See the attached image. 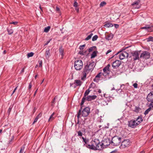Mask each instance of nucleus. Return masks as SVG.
Returning a JSON list of instances; mask_svg holds the SVG:
<instances>
[{"instance_id": "nucleus-34", "label": "nucleus", "mask_w": 153, "mask_h": 153, "mask_svg": "<svg viewBox=\"0 0 153 153\" xmlns=\"http://www.w3.org/2000/svg\"><path fill=\"white\" fill-rule=\"evenodd\" d=\"M50 28L51 27L50 26H48L46 27H45L44 30V32L46 33L48 32Z\"/></svg>"}, {"instance_id": "nucleus-42", "label": "nucleus", "mask_w": 153, "mask_h": 153, "mask_svg": "<svg viewBox=\"0 0 153 153\" xmlns=\"http://www.w3.org/2000/svg\"><path fill=\"white\" fill-rule=\"evenodd\" d=\"M77 134H78V135L77 136L78 137H79L80 138V137H82V133L81 131H78L77 132Z\"/></svg>"}, {"instance_id": "nucleus-8", "label": "nucleus", "mask_w": 153, "mask_h": 153, "mask_svg": "<svg viewBox=\"0 0 153 153\" xmlns=\"http://www.w3.org/2000/svg\"><path fill=\"white\" fill-rule=\"evenodd\" d=\"M150 56V53L149 52L147 51H144L141 54L140 57L145 59H149Z\"/></svg>"}, {"instance_id": "nucleus-37", "label": "nucleus", "mask_w": 153, "mask_h": 153, "mask_svg": "<svg viewBox=\"0 0 153 153\" xmlns=\"http://www.w3.org/2000/svg\"><path fill=\"white\" fill-rule=\"evenodd\" d=\"M113 35L112 34H109L107 35V39L108 40H111L113 38Z\"/></svg>"}, {"instance_id": "nucleus-43", "label": "nucleus", "mask_w": 153, "mask_h": 153, "mask_svg": "<svg viewBox=\"0 0 153 153\" xmlns=\"http://www.w3.org/2000/svg\"><path fill=\"white\" fill-rule=\"evenodd\" d=\"M78 3L76 2V0H74L73 6L74 7H76L77 6Z\"/></svg>"}, {"instance_id": "nucleus-6", "label": "nucleus", "mask_w": 153, "mask_h": 153, "mask_svg": "<svg viewBox=\"0 0 153 153\" xmlns=\"http://www.w3.org/2000/svg\"><path fill=\"white\" fill-rule=\"evenodd\" d=\"M120 53V54H119V57L120 59L121 60L125 58H127L128 56V53L127 52L125 51H123L122 52L119 51L116 54H117Z\"/></svg>"}, {"instance_id": "nucleus-49", "label": "nucleus", "mask_w": 153, "mask_h": 153, "mask_svg": "<svg viewBox=\"0 0 153 153\" xmlns=\"http://www.w3.org/2000/svg\"><path fill=\"white\" fill-rule=\"evenodd\" d=\"M39 67H42V60H39Z\"/></svg>"}, {"instance_id": "nucleus-39", "label": "nucleus", "mask_w": 153, "mask_h": 153, "mask_svg": "<svg viewBox=\"0 0 153 153\" xmlns=\"http://www.w3.org/2000/svg\"><path fill=\"white\" fill-rule=\"evenodd\" d=\"M93 35V34L92 33H91L90 35L88 36H87V37H86L85 39V40H89V39H90L91 38V37H92V36Z\"/></svg>"}, {"instance_id": "nucleus-25", "label": "nucleus", "mask_w": 153, "mask_h": 153, "mask_svg": "<svg viewBox=\"0 0 153 153\" xmlns=\"http://www.w3.org/2000/svg\"><path fill=\"white\" fill-rule=\"evenodd\" d=\"M25 145H24L21 146L19 153H25V152H24V150L25 149Z\"/></svg>"}, {"instance_id": "nucleus-45", "label": "nucleus", "mask_w": 153, "mask_h": 153, "mask_svg": "<svg viewBox=\"0 0 153 153\" xmlns=\"http://www.w3.org/2000/svg\"><path fill=\"white\" fill-rule=\"evenodd\" d=\"M147 41H153V37L152 36H150L149 37L148 39H147Z\"/></svg>"}, {"instance_id": "nucleus-9", "label": "nucleus", "mask_w": 153, "mask_h": 153, "mask_svg": "<svg viewBox=\"0 0 153 153\" xmlns=\"http://www.w3.org/2000/svg\"><path fill=\"white\" fill-rule=\"evenodd\" d=\"M111 142L109 138L105 139L102 141V145H103L105 148L111 144Z\"/></svg>"}, {"instance_id": "nucleus-29", "label": "nucleus", "mask_w": 153, "mask_h": 153, "mask_svg": "<svg viewBox=\"0 0 153 153\" xmlns=\"http://www.w3.org/2000/svg\"><path fill=\"white\" fill-rule=\"evenodd\" d=\"M141 109L139 107L135 106L134 111L137 112L138 113Z\"/></svg>"}, {"instance_id": "nucleus-10", "label": "nucleus", "mask_w": 153, "mask_h": 153, "mask_svg": "<svg viewBox=\"0 0 153 153\" xmlns=\"http://www.w3.org/2000/svg\"><path fill=\"white\" fill-rule=\"evenodd\" d=\"M132 56L134 60L139 59V53L137 51H135L131 53Z\"/></svg>"}, {"instance_id": "nucleus-18", "label": "nucleus", "mask_w": 153, "mask_h": 153, "mask_svg": "<svg viewBox=\"0 0 153 153\" xmlns=\"http://www.w3.org/2000/svg\"><path fill=\"white\" fill-rule=\"evenodd\" d=\"M86 146L88 148L91 149L96 150V147L95 146H94L93 143L91 145L87 144Z\"/></svg>"}, {"instance_id": "nucleus-27", "label": "nucleus", "mask_w": 153, "mask_h": 153, "mask_svg": "<svg viewBox=\"0 0 153 153\" xmlns=\"http://www.w3.org/2000/svg\"><path fill=\"white\" fill-rule=\"evenodd\" d=\"M102 75V72L99 73L95 76V79H94V81H95V79L97 78H100V76Z\"/></svg>"}, {"instance_id": "nucleus-60", "label": "nucleus", "mask_w": 153, "mask_h": 153, "mask_svg": "<svg viewBox=\"0 0 153 153\" xmlns=\"http://www.w3.org/2000/svg\"><path fill=\"white\" fill-rule=\"evenodd\" d=\"M56 11H58V12H59V11H60V9L59 8V7H56Z\"/></svg>"}, {"instance_id": "nucleus-50", "label": "nucleus", "mask_w": 153, "mask_h": 153, "mask_svg": "<svg viewBox=\"0 0 153 153\" xmlns=\"http://www.w3.org/2000/svg\"><path fill=\"white\" fill-rule=\"evenodd\" d=\"M86 53V51L83 52V51H79V53L81 55H84Z\"/></svg>"}, {"instance_id": "nucleus-20", "label": "nucleus", "mask_w": 153, "mask_h": 153, "mask_svg": "<svg viewBox=\"0 0 153 153\" xmlns=\"http://www.w3.org/2000/svg\"><path fill=\"white\" fill-rule=\"evenodd\" d=\"M137 125H138L143 121V119L141 117H139L135 120Z\"/></svg>"}, {"instance_id": "nucleus-52", "label": "nucleus", "mask_w": 153, "mask_h": 153, "mask_svg": "<svg viewBox=\"0 0 153 153\" xmlns=\"http://www.w3.org/2000/svg\"><path fill=\"white\" fill-rule=\"evenodd\" d=\"M18 23L17 22H12L10 23V24H13L14 25H17Z\"/></svg>"}, {"instance_id": "nucleus-32", "label": "nucleus", "mask_w": 153, "mask_h": 153, "mask_svg": "<svg viewBox=\"0 0 153 153\" xmlns=\"http://www.w3.org/2000/svg\"><path fill=\"white\" fill-rule=\"evenodd\" d=\"M7 31L8 32V34L9 35H11L13 33V30L11 28H8L7 29Z\"/></svg>"}, {"instance_id": "nucleus-14", "label": "nucleus", "mask_w": 153, "mask_h": 153, "mask_svg": "<svg viewBox=\"0 0 153 153\" xmlns=\"http://www.w3.org/2000/svg\"><path fill=\"white\" fill-rule=\"evenodd\" d=\"M147 100L149 102L153 101V91L150 92L147 96Z\"/></svg>"}, {"instance_id": "nucleus-62", "label": "nucleus", "mask_w": 153, "mask_h": 153, "mask_svg": "<svg viewBox=\"0 0 153 153\" xmlns=\"http://www.w3.org/2000/svg\"><path fill=\"white\" fill-rule=\"evenodd\" d=\"M123 86H125L124 85V84H123V85H121V86H120V89H118V91H119V90H121V91H122V89H121V88H122Z\"/></svg>"}, {"instance_id": "nucleus-41", "label": "nucleus", "mask_w": 153, "mask_h": 153, "mask_svg": "<svg viewBox=\"0 0 153 153\" xmlns=\"http://www.w3.org/2000/svg\"><path fill=\"white\" fill-rule=\"evenodd\" d=\"M98 38V36L97 35H95L94 36L92 39V40L93 41H95L97 40V39Z\"/></svg>"}, {"instance_id": "nucleus-48", "label": "nucleus", "mask_w": 153, "mask_h": 153, "mask_svg": "<svg viewBox=\"0 0 153 153\" xmlns=\"http://www.w3.org/2000/svg\"><path fill=\"white\" fill-rule=\"evenodd\" d=\"M85 44L83 45H81L79 46V49L81 50H82L83 49V47H85Z\"/></svg>"}, {"instance_id": "nucleus-2", "label": "nucleus", "mask_w": 153, "mask_h": 153, "mask_svg": "<svg viewBox=\"0 0 153 153\" xmlns=\"http://www.w3.org/2000/svg\"><path fill=\"white\" fill-rule=\"evenodd\" d=\"M82 107L81 109L78 112L77 114V118L79 120L80 117V115L81 114L82 116L84 117H86L90 113V108L88 107L85 108L82 111Z\"/></svg>"}, {"instance_id": "nucleus-19", "label": "nucleus", "mask_w": 153, "mask_h": 153, "mask_svg": "<svg viewBox=\"0 0 153 153\" xmlns=\"http://www.w3.org/2000/svg\"><path fill=\"white\" fill-rule=\"evenodd\" d=\"M100 143V141L97 139H95L94 141L92 142V143H93L94 146H95V147H97Z\"/></svg>"}, {"instance_id": "nucleus-26", "label": "nucleus", "mask_w": 153, "mask_h": 153, "mask_svg": "<svg viewBox=\"0 0 153 153\" xmlns=\"http://www.w3.org/2000/svg\"><path fill=\"white\" fill-rule=\"evenodd\" d=\"M57 98H58L57 96H56L54 98V99L53 100H52V101L51 102V106H54V104L56 103L55 100L56 99H57Z\"/></svg>"}, {"instance_id": "nucleus-46", "label": "nucleus", "mask_w": 153, "mask_h": 153, "mask_svg": "<svg viewBox=\"0 0 153 153\" xmlns=\"http://www.w3.org/2000/svg\"><path fill=\"white\" fill-rule=\"evenodd\" d=\"M42 114L41 113H40L36 117V118H37V119L38 120L39 118L41 117L42 116Z\"/></svg>"}, {"instance_id": "nucleus-15", "label": "nucleus", "mask_w": 153, "mask_h": 153, "mask_svg": "<svg viewBox=\"0 0 153 153\" xmlns=\"http://www.w3.org/2000/svg\"><path fill=\"white\" fill-rule=\"evenodd\" d=\"M139 1H136L132 4L133 8L134 9H139L140 7V5L139 4Z\"/></svg>"}, {"instance_id": "nucleus-30", "label": "nucleus", "mask_w": 153, "mask_h": 153, "mask_svg": "<svg viewBox=\"0 0 153 153\" xmlns=\"http://www.w3.org/2000/svg\"><path fill=\"white\" fill-rule=\"evenodd\" d=\"M90 91L91 90H89V88L86 90L84 94V97H86V96L88 94Z\"/></svg>"}, {"instance_id": "nucleus-40", "label": "nucleus", "mask_w": 153, "mask_h": 153, "mask_svg": "<svg viewBox=\"0 0 153 153\" xmlns=\"http://www.w3.org/2000/svg\"><path fill=\"white\" fill-rule=\"evenodd\" d=\"M34 55V53L32 52L29 53H27V56L28 58Z\"/></svg>"}, {"instance_id": "nucleus-61", "label": "nucleus", "mask_w": 153, "mask_h": 153, "mask_svg": "<svg viewBox=\"0 0 153 153\" xmlns=\"http://www.w3.org/2000/svg\"><path fill=\"white\" fill-rule=\"evenodd\" d=\"M111 51L110 50H108L106 52V54H107L111 52Z\"/></svg>"}, {"instance_id": "nucleus-57", "label": "nucleus", "mask_w": 153, "mask_h": 153, "mask_svg": "<svg viewBox=\"0 0 153 153\" xmlns=\"http://www.w3.org/2000/svg\"><path fill=\"white\" fill-rule=\"evenodd\" d=\"M38 120L37 119V118H36L35 119L33 123V124H34Z\"/></svg>"}, {"instance_id": "nucleus-12", "label": "nucleus", "mask_w": 153, "mask_h": 153, "mask_svg": "<svg viewBox=\"0 0 153 153\" xmlns=\"http://www.w3.org/2000/svg\"><path fill=\"white\" fill-rule=\"evenodd\" d=\"M128 126L132 128H134L137 126L135 120H131L128 122Z\"/></svg>"}, {"instance_id": "nucleus-64", "label": "nucleus", "mask_w": 153, "mask_h": 153, "mask_svg": "<svg viewBox=\"0 0 153 153\" xmlns=\"http://www.w3.org/2000/svg\"><path fill=\"white\" fill-rule=\"evenodd\" d=\"M36 108L35 107H34L33 110V113H34L36 111Z\"/></svg>"}, {"instance_id": "nucleus-56", "label": "nucleus", "mask_w": 153, "mask_h": 153, "mask_svg": "<svg viewBox=\"0 0 153 153\" xmlns=\"http://www.w3.org/2000/svg\"><path fill=\"white\" fill-rule=\"evenodd\" d=\"M114 25L116 28H118L119 26V25L117 24H114Z\"/></svg>"}, {"instance_id": "nucleus-22", "label": "nucleus", "mask_w": 153, "mask_h": 153, "mask_svg": "<svg viewBox=\"0 0 153 153\" xmlns=\"http://www.w3.org/2000/svg\"><path fill=\"white\" fill-rule=\"evenodd\" d=\"M104 147L102 145V143H100H100L98 144V145L97 146V147H96V150H101L102 148H104Z\"/></svg>"}, {"instance_id": "nucleus-4", "label": "nucleus", "mask_w": 153, "mask_h": 153, "mask_svg": "<svg viewBox=\"0 0 153 153\" xmlns=\"http://www.w3.org/2000/svg\"><path fill=\"white\" fill-rule=\"evenodd\" d=\"M83 63L81 60H76L74 62V67L76 70H80L82 68Z\"/></svg>"}, {"instance_id": "nucleus-28", "label": "nucleus", "mask_w": 153, "mask_h": 153, "mask_svg": "<svg viewBox=\"0 0 153 153\" xmlns=\"http://www.w3.org/2000/svg\"><path fill=\"white\" fill-rule=\"evenodd\" d=\"M152 107H149L145 111L144 113V114L145 115L148 114L149 112L151 110Z\"/></svg>"}, {"instance_id": "nucleus-38", "label": "nucleus", "mask_w": 153, "mask_h": 153, "mask_svg": "<svg viewBox=\"0 0 153 153\" xmlns=\"http://www.w3.org/2000/svg\"><path fill=\"white\" fill-rule=\"evenodd\" d=\"M95 84L94 82H92L91 84L88 88H89V89L90 88H93L95 87Z\"/></svg>"}, {"instance_id": "nucleus-31", "label": "nucleus", "mask_w": 153, "mask_h": 153, "mask_svg": "<svg viewBox=\"0 0 153 153\" xmlns=\"http://www.w3.org/2000/svg\"><path fill=\"white\" fill-rule=\"evenodd\" d=\"M82 139L83 140V142H84L85 143L87 144V143L89 142V140L88 139H87L86 138H84L83 137H82Z\"/></svg>"}, {"instance_id": "nucleus-7", "label": "nucleus", "mask_w": 153, "mask_h": 153, "mask_svg": "<svg viewBox=\"0 0 153 153\" xmlns=\"http://www.w3.org/2000/svg\"><path fill=\"white\" fill-rule=\"evenodd\" d=\"M110 67V65L108 64L105 67L103 68V72L102 73V75L104 76H106L107 75L109 74L110 72V71L109 70Z\"/></svg>"}, {"instance_id": "nucleus-55", "label": "nucleus", "mask_w": 153, "mask_h": 153, "mask_svg": "<svg viewBox=\"0 0 153 153\" xmlns=\"http://www.w3.org/2000/svg\"><path fill=\"white\" fill-rule=\"evenodd\" d=\"M151 102L149 104V105L152 106L151 107L152 108H153V101H150Z\"/></svg>"}, {"instance_id": "nucleus-5", "label": "nucleus", "mask_w": 153, "mask_h": 153, "mask_svg": "<svg viewBox=\"0 0 153 153\" xmlns=\"http://www.w3.org/2000/svg\"><path fill=\"white\" fill-rule=\"evenodd\" d=\"M131 144V142L129 140H125L121 143L120 147L122 148H125L128 147Z\"/></svg>"}, {"instance_id": "nucleus-59", "label": "nucleus", "mask_w": 153, "mask_h": 153, "mask_svg": "<svg viewBox=\"0 0 153 153\" xmlns=\"http://www.w3.org/2000/svg\"><path fill=\"white\" fill-rule=\"evenodd\" d=\"M31 87H32V85H31V83H30L29 84V85L28 89H30L31 88Z\"/></svg>"}, {"instance_id": "nucleus-16", "label": "nucleus", "mask_w": 153, "mask_h": 153, "mask_svg": "<svg viewBox=\"0 0 153 153\" xmlns=\"http://www.w3.org/2000/svg\"><path fill=\"white\" fill-rule=\"evenodd\" d=\"M97 97L96 95L88 96L86 97V100L88 101H91L95 99Z\"/></svg>"}, {"instance_id": "nucleus-63", "label": "nucleus", "mask_w": 153, "mask_h": 153, "mask_svg": "<svg viewBox=\"0 0 153 153\" xmlns=\"http://www.w3.org/2000/svg\"><path fill=\"white\" fill-rule=\"evenodd\" d=\"M13 138H14V137L12 136V138L9 141V143H11V142L12 141V140L13 139Z\"/></svg>"}, {"instance_id": "nucleus-47", "label": "nucleus", "mask_w": 153, "mask_h": 153, "mask_svg": "<svg viewBox=\"0 0 153 153\" xmlns=\"http://www.w3.org/2000/svg\"><path fill=\"white\" fill-rule=\"evenodd\" d=\"M96 48V47L95 46H94L92 47H91V48H90L89 49V50H88L89 52H90L92 51L93 50L94 48Z\"/></svg>"}, {"instance_id": "nucleus-51", "label": "nucleus", "mask_w": 153, "mask_h": 153, "mask_svg": "<svg viewBox=\"0 0 153 153\" xmlns=\"http://www.w3.org/2000/svg\"><path fill=\"white\" fill-rule=\"evenodd\" d=\"M12 108V107L11 106H10L9 107L8 110V113L9 115L10 114V112Z\"/></svg>"}, {"instance_id": "nucleus-13", "label": "nucleus", "mask_w": 153, "mask_h": 153, "mask_svg": "<svg viewBox=\"0 0 153 153\" xmlns=\"http://www.w3.org/2000/svg\"><path fill=\"white\" fill-rule=\"evenodd\" d=\"M121 64V62L118 60H116L114 61L112 64V67L114 68H118Z\"/></svg>"}, {"instance_id": "nucleus-53", "label": "nucleus", "mask_w": 153, "mask_h": 153, "mask_svg": "<svg viewBox=\"0 0 153 153\" xmlns=\"http://www.w3.org/2000/svg\"><path fill=\"white\" fill-rule=\"evenodd\" d=\"M137 83H134L133 84V86L135 88H137Z\"/></svg>"}, {"instance_id": "nucleus-33", "label": "nucleus", "mask_w": 153, "mask_h": 153, "mask_svg": "<svg viewBox=\"0 0 153 153\" xmlns=\"http://www.w3.org/2000/svg\"><path fill=\"white\" fill-rule=\"evenodd\" d=\"M85 100H86V97L84 96L82 100V101L80 104L81 106H82L83 105Z\"/></svg>"}, {"instance_id": "nucleus-23", "label": "nucleus", "mask_w": 153, "mask_h": 153, "mask_svg": "<svg viewBox=\"0 0 153 153\" xmlns=\"http://www.w3.org/2000/svg\"><path fill=\"white\" fill-rule=\"evenodd\" d=\"M50 56V53L49 49H48L46 50L45 53V56L47 59H48Z\"/></svg>"}, {"instance_id": "nucleus-44", "label": "nucleus", "mask_w": 153, "mask_h": 153, "mask_svg": "<svg viewBox=\"0 0 153 153\" xmlns=\"http://www.w3.org/2000/svg\"><path fill=\"white\" fill-rule=\"evenodd\" d=\"M106 4V3L104 1H102L100 3V7H102Z\"/></svg>"}, {"instance_id": "nucleus-54", "label": "nucleus", "mask_w": 153, "mask_h": 153, "mask_svg": "<svg viewBox=\"0 0 153 153\" xmlns=\"http://www.w3.org/2000/svg\"><path fill=\"white\" fill-rule=\"evenodd\" d=\"M17 86L16 87L14 90L13 91L12 93V94H11V96H12L13 94L14 93V92H15L16 90L17 89Z\"/></svg>"}, {"instance_id": "nucleus-58", "label": "nucleus", "mask_w": 153, "mask_h": 153, "mask_svg": "<svg viewBox=\"0 0 153 153\" xmlns=\"http://www.w3.org/2000/svg\"><path fill=\"white\" fill-rule=\"evenodd\" d=\"M26 67L25 66L24 67V68L22 69V70L21 71V73H22L24 72V70L25 68Z\"/></svg>"}, {"instance_id": "nucleus-21", "label": "nucleus", "mask_w": 153, "mask_h": 153, "mask_svg": "<svg viewBox=\"0 0 153 153\" xmlns=\"http://www.w3.org/2000/svg\"><path fill=\"white\" fill-rule=\"evenodd\" d=\"M59 51L60 54L61 55L62 57L64 56V49H63L62 45L60 46Z\"/></svg>"}, {"instance_id": "nucleus-1", "label": "nucleus", "mask_w": 153, "mask_h": 153, "mask_svg": "<svg viewBox=\"0 0 153 153\" xmlns=\"http://www.w3.org/2000/svg\"><path fill=\"white\" fill-rule=\"evenodd\" d=\"M94 64V62L87 63L82 73V80H84L86 78L87 75L92 71L95 67Z\"/></svg>"}, {"instance_id": "nucleus-24", "label": "nucleus", "mask_w": 153, "mask_h": 153, "mask_svg": "<svg viewBox=\"0 0 153 153\" xmlns=\"http://www.w3.org/2000/svg\"><path fill=\"white\" fill-rule=\"evenodd\" d=\"M104 26L107 28L111 27L113 26V25L112 23H106V24L104 25Z\"/></svg>"}, {"instance_id": "nucleus-3", "label": "nucleus", "mask_w": 153, "mask_h": 153, "mask_svg": "<svg viewBox=\"0 0 153 153\" xmlns=\"http://www.w3.org/2000/svg\"><path fill=\"white\" fill-rule=\"evenodd\" d=\"M121 137H119L118 136H114L112 139L111 144L115 146H118L121 142Z\"/></svg>"}, {"instance_id": "nucleus-17", "label": "nucleus", "mask_w": 153, "mask_h": 153, "mask_svg": "<svg viewBox=\"0 0 153 153\" xmlns=\"http://www.w3.org/2000/svg\"><path fill=\"white\" fill-rule=\"evenodd\" d=\"M82 82L80 80H74V84H76V86H74V88H75L76 86H80L82 84Z\"/></svg>"}, {"instance_id": "nucleus-35", "label": "nucleus", "mask_w": 153, "mask_h": 153, "mask_svg": "<svg viewBox=\"0 0 153 153\" xmlns=\"http://www.w3.org/2000/svg\"><path fill=\"white\" fill-rule=\"evenodd\" d=\"M97 56V52L96 51H94L91 55V58H94Z\"/></svg>"}, {"instance_id": "nucleus-11", "label": "nucleus", "mask_w": 153, "mask_h": 153, "mask_svg": "<svg viewBox=\"0 0 153 153\" xmlns=\"http://www.w3.org/2000/svg\"><path fill=\"white\" fill-rule=\"evenodd\" d=\"M142 29H145L148 32H151L153 30V26L152 25H146L145 27L141 28Z\"/></svg>"}, {"instance_id": "nucleus-36", "label": "nucleus", "mask_w": 153, "mask_h": 153, "mask_svg": "<svg viewBox=\"0 0 153 153\" xmlns=\"http://www.w3.org/2000/svg\"><path fill=\"white\" fill-rule=\"evenodd\" d=\"M54 114V113L53 112L50 116L49 118L48 119V121H50L54 119V117H53V116Z\"/></svg>"}]
</instances>
